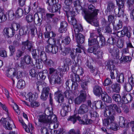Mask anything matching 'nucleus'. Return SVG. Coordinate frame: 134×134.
Listing matches in <instances>:
<instances>
[{
  "mask_svg": "<svg viewBox=\"0 0 134 134\" xmlns=\"http://www.w3.org/2000/svg\"><path fill=\"white\" fill-rule=\"evenodd\" d=\"M80 1L77 0L74 1L73 4L75 7L77 6L79 8V10L82 11V14L85 19L89 23L95 27L99 26V23L94 17L97 15L99 10L96 9L95 7L92 4H90L88 7V10L85 8H83L80 5Z\"/></svg>",
  "mask_w": 134,
  "mask_h": 134,
  "instance_id": "nucleus-1",
  "label": "nucleus"
},
{
  "mask_svg": "<svg viewBox=\"0 0 134 134\" xmlns=\"http://www.w3.org/2000/svg\"><path fill=\"white\" fill-rule=\"evenodd\" d=\"M116 111L119 113L121 112L120 108L115 104H112L107 106L104 110V116L108 117L103 120V125L107 129L109 128L113 120H115L114 115L116 114Z\"/></svg>",
  "mask_w": 134,
  "mask_h": 134,
  "instance_id": "nucleus-2",
  "label": "nucleus"
},
{
  "mask_svg": "<svg viewBox=\"0 0 134 134\" xmlns=\"http://www.w3.org/2000/svg\"><path fill=\"white\" fill-rule=\"evenodd\" d=\"M21 44L22 46L21 49L23 51L26 49L29 51H31L32 49V54L33 58L35 60V64L36 65L37 67L39 66V69L42 68V65H41L42 64L41 63L39 62V52L38 51L37 52L36 49H34L33 42L27 40L26 41L22 42Z\"/></svg>",
  "mask_w": 134,
  "mask_h": 134,
  "instance_id": "nucleus-3",
  "label": "nucleus"
},
{
  "mask_svg": "<svg viewBox=\"0 0 134 134\" xmlns=\"http://www.w3.org/2000/svg\"><path fill=\"white\" fill-rule=\"evenodd\" d=\"M119 49L118 48L114 47L113 45L111 46L109 49V51L113 57H116L113 61L106 62L105 64L107 68L109 70L114 71V65L113 64H117L119 59Z\"/></svg>",
  "mask_w": 134,
  "mask_h": 134,
  "instance_id": "nucleus-4",
  "label": "nucleus"
},
{
  "mask_svg": "<svg viewBox=\"0 0 134 134\" xmlns=\"http://www.w3.org/2000/svg\"><path fill=\"white\" fill-rule=\"evenodd\" d=\"M0 122L6 129L11 130L12 129L13 127V128L15 127L13 121L10 117L2 118L0 120Z\"/></svg>",
  "mask_w": 134,
  "mask_h": 134,
  "instance_id": "nucleus-5",
  "label": "nucleus"
},
{
  "mask_svg": "<svg viewBox=\"0 0 134 134\" xmlns=\"http://www.w3.org/2000/svg\"><path fill=\"white\" fill-rule=\"evenodd\" d=\"M90 77L87 76L85 77V80L81 81V86L82 90L80 91V92L87 94L86 92L88 91V84L90 82Z\"/></svg>",
  "mask_w": 134,
  "mask_h": 134,
  "instance_id": "nucleus-6",
  "label": "nucleus"
},
{
  "mask_svg": "<svg viewBox=\"0 0 134 134\" xmlns=\"http://www.w3.org/2000/svg\"><path fill=\"white\" fill-rule=\"evenodd\" d=\"M62 54L64 56L69 54L71 58L75 61V59L77 55L76 52H75L74 49H71L69 47L65 48L64 51L62 52Z\"/></svg>",
  "mask_w": 134,
  "mask_h": 134,
  "instance_id": "nucleus-7",
  "label": "nucleus"
},
{
  "mask_svg": "<svg viewBox=\"0 0 134 134\" xmlns=\"http://www.w3.org/2000/svg\"><path fill=\"white\" fill-rule=\"evenodd\" d=\"M45 114L48 116V120L49 124L53 122L54 123L57 121L56 116L54 114H53V112L49 110L48 109H46L45 111Z\"/></svg>",
  "mask_w": 134,
  "mask_h": 134,
  "instance_id": "nucleus-8",
  "label": "nucleus"
},
{
  "mask_svg": "<svg viewBox=\"0 0 134 134\" xmlns=\"http://www.w3.org/2000/svg\"><path fill=\"white\" fill-rule=\"evenodd\" d=\"M58 0H48L47 3H48V6L47 9L49 11L52 13L56 12V8L57 7L56 4L58 2Z\"/></svg>",
  "mask_w": 134,
  "mask_h": 134,
  "instance_id": "nucleus-9",
  "label": "nucleus"
},
{
  "mask_svg": "<svg viewBox=\"0 0 134 134\" xmlns=\"http://www.w3.org/2000/svg\"><path fill=\"white\" fill-rule=\"evenodd\" d=\"M26 100H28L31 102L32 107H37L39 105V103L37 102L34 101L35 98H33V94L31 92H29L25 96Z\"/></svg>",
  "mask_w": 134,
  "mask_h": 134,
  "instance_id": "nucleus-10",
  "label": "nucleus"
},
{
  "mask_svg": "<svg viewBox=\"0 0 134 134\" xmlns=\"http://www.w3.org/2000/svg\"><path fill=\"white\" fill-rule=\"evenodd\" d=\"M99 38V37L96 36L94 33H90V37L88 39V46H96L98 39Z\"/></svg>",
  "mask_w": 134,
  "mask_h": 134,
  "instance_id": "nucleus-11",
  "label": "nucleus"
},
{
  "mask_svg": "<svg viewBox=\"0 0 134 134\" xmlns=\"http://www.w3.org/2000/svg\"><path fill=\"white\" fill-rule=\"evenodd\" d=\"M128 82L125 84L124 87L127 91L129 92L134 87V79L132 77H130Z\"/></svg>",
  "mask_w": 134,
  "mask_h": 134,
  "instance_id": "nucleus-12",
  "label": "nucleus"
},
{
  "mask_svg": "<svg viewBox=\"0 0 134 134\" xmlns=\"http://www.w3.org/2000/svg\"><path fill=\"white\" fill-rule=\"evenodd\" d=\"M80 95L76 98L74 100L75 104L79 105L82 102H85L86 99L87 94L80 92Z\"/></svg>",
  "mask_w": 134,
  "mask_h": 134,
  "instance_id": "nucleus-13",
  "label": "nucleus"
},
{
  "mask_svg": "<svg viewBox=\"0 0 134 134\" xmlns=\"http://www.w3.org/2000/svg\"><path fill=\"white\" fill-rule=\"evenodd\" d=\"M49 91V88L48 86L43 88L40 96V98L43 101L46 100L48 97Z\"/></svg>",
  "mask_w": 134,
  "mask_h": 134,
  "instance_id": "nucleus-14",
  "label": "nucleus"
},
{
  "mask_svg": "<svg viewBox=\"0 0 134 134\" xmlns=\"http://www.w3.org/2000/svg\"><path fill=\"white\" fill-rule=\"evenodd\" d=\"M88 106L86 104H83L79 108L77 113L78 114L83 115L88 112Z\"/></svg>",
  "mask_w": 134,
  "mask_h": 134,
  "instance_id": "nucleus-15",
  "label": "nucleus"
},
{
  "mask_svg": "<svg viewBox=\"0 0 134 134\" xmlns=\"http://www.w3.org/2000/svg\"><path fill=\"white\" fill-rule=\"evenodd\" d=\"M38 121L42 123L43 125L45 126H47L48 127L49 125V124L48 122V116L46 115H41L39 116V118L38 119Z\"/></svg>",
  "mask_w": 134,
  "mask_h": 134,
  "instance_id": "nucleus-16",
  "label": "nucleus"
},
{
  "mask_svg": "<svg viewBox=\"0 0 134 134\" xmlns=\"http://www.w3.org/2000/svg\"><path fill=\"white\" fill-rule=\"evenodd\" d=\"M93 92L96 96L98 97L100 96L104 93L102 87L98 86H96L93 87Z\"/></svg>",
  "mask_w": 134,
  "mask_h": 134,
  "instance_id": "nucleus-17",
  "label": "nucleus"
},
{
  "mask_svg": "<svg viewBox=\"0 0 134 134\" xmlns=\"http://www.w3.org/2000/svg\"><path fill=\"white\" fill-rule=\"evenodd\" d=\"M99 39H98L96 46L98 48V47H102L105 46V39L103 36L99 37Z\"/></svg>",
  "mask_w": 134,
  "mask_h": 134,
  "instance_id": "nucleus-18",
  "label": "nucleus"
},
{
  "mask_svg": "<svg viewBox=\"0 0 134 134\" xmlns=\"http://www.w3.org/2000/svg\"><path fill=\"white\" fill-rule=\"evenodd\" d=\"M4 32L9 37H11L15 34V32L11 27L10 28H5L4 29Z\"/></svg>",
  "mask_w": 134,
  "mask_h": 134,
  "instance_id": "nucleus-19",
  "label": "nucleus"
},
{
  "mask_svg": "<svg viewBox=\"0 0 134 134\" xmlns=\"http://www.w3.org/2000/svg\"><path fill=\"white\" fill-rule=\"evenodd\" d=\"M119 124L121 127L123 128L128 127L129 125V123L125 122V119L122 116L120 117Z\"/></svg>",
  "mask_w": 134,
  "mask_h": 134,
  "instance_id": "nucleus-20",
  "label": "nucleus"
},
{
  "mask_svg": "<svg viewBox=\"0 0 134 134\" xmlns=\"http://www.w3.org/2000/svg\"><path fill=\"white\" fill-rule=\"evenodd\" d=\"M49 81L51 83H60V78L58 75H53L51 76L49 79Z\"/></svg>",
  "mask_w": 134,
  "mask_h": 134,
  "instance_id": "nucleus-21",
  "label": "nucleus"
},
{
  "mask_svg": "<svg viewBox=\"0 0 134 134\" xmlns=\"http://www.w3.org/2000/svg\"><path fill=\"white\" fill-rule=\"evenodd\" d=\"M102 100L105 102L110 103L111 102V98L105 92L103 93L101 95Z\"/></svg>",
  "mask_w": 134,
  "mask_h": 134,
  "instance_id": "nucleus-22",
  "label": "nucleus"
},
{
  "mask_svg": "<svg viewBox=\"0 0 134 134\" xmlns=\"http://www.w3.org/2000/svg\"><path fill=\"white\" fill-rule=\"evenodd\" d=\"M71 80L73 82H79L80 81V77L78 75L76 74L74 72L70 73L69 74Z\"/></svg>",
  "mask_w": 134,
  "mask_h": 134,
  "instance_id": "nucleus-23",
  "label": "nucleus"
},
{
  "mask_svg": "<svg viewBox=\"0 0 134 134\" xmlns=\"http://www.w3.org/2000/svg\"><path fill=\"white\" fill-rule=\"evenodd\" d=\"M55 96L57 97L58 102L59 103H63L64 100V97L61 93V92L60 91H58L55 92L54 94ZM63 103L64 104H66L64 103Z\"/></svg>",
  "mask_w": 134,
  "mask_h": 134,
  "instance_id": "nucleus-24",
  "label": "nucleus"
},
{
  "mask_svg": "<svg viewBox=\"0 0 134 134\" xmlns=\"http://www.w3.org/2000/svg\"><path fill=\"white\" fill-rule=\"evenodd\" d=\"M60 105L63 107V109L60 112V114L63 116H64L66 115L68 111V108L69 106L68 105H66V104H64L63 103L61 104Z\"/></svg>",
  "mask_w": 134,
  "mask_h": 134,
  "instance_id": "nucleus-25",
  "label": "nucleus"
},
{
  "mask_svg": "<svg viewBox=\"0 0 134 134\" xmlns=\"http://www.w3.org/2000/svg\"><path fill=\"white\" fill-rule=\"evenodd\" d=\"M7 19L6 14L4 9L0 8V23L5 22Z\"/></svg>",
  "mask_w": 134,
  "mask_h": 134,
  "instance_id": "nucleus-26",
  "label": "nucleus"
},
{
  "mask_svg": "<svg viewBox=\"0 0 134 134\" xmlns=\"http://www.w3.org/2000/svg\"><path fill=\"white\" fill-rule=\"evenodd\" d=\"M42 18H40L39 17L37 14L35 13V14L34 22L35 24L39 26H40L42 24Z\"/></svg>",
  "mask_w": 134,
  "mask_h": 134,
  "instance_id": "nucleus-27",
  "label": "nucleus"
},
{
  "mask_svg": "<svg viewBox=\"0 0 134 134\" xmlns=\"http://www.w3.org/2000/svg\"><path fill=\"white\" fill-rule=\"evenodd\" d=\"M115 7L114 3L112 1H110L108 3L106 11L108 12L115 11V10H116L115 9Z\"/></svg>",
  "mask_w": 134,
  "mask_h": 134,
  "instance_id": "nucleus-28",
  "label": "nucleus"
},
{
  "mask_svg": "<svg viewBox=\"0 0 134 134\" xmlns=\"http://www.w3.org/2000/svg\"><path fill=\"white\" fill-rule=\"evenodd\" d=\"M47 71L45 70L42 72H40L37 75V79H38L39 80H44L47 75Z\"/></svg>",
  "mask_w": 134,
  "mask_h": 134,
  "instance_id": "nucleus-29",
  "label": "nucleus"
},
{
  "mask_svg": "<svg viewBox=\"0 0 134 134\" xmlns=\"http://www.w3.org/2000/svg\"><path fill=\"white\" fill-rule=\"evenodd\" d=\"M15 70L14 68L8 69L6 71V75L8 77H12L16 75L15 72Z\"/></svg>",
  "mask_w": 134,
  "mask_h": 134,
  "instance_id": "nucleus-30",
  "label": "nucleus"
},
{
  "mask_svg": "<svg viewBox=\"0 0 134 134\" xmlns=\"http://www.w3.org/2000/svg\"><path fill=\"white\" fill-rule=\"evenodd\" d=\"M123 30L124 36H126L127 37L129 38L131 35V30L130 27H124L123 28Z\"/></svg>",
  "mask_w": 134,
  "mask_h": 134,
  "instance_id": "nucleus-31",
  "label": "nucleus"
},
{
  "mask_svg": "<svg viewBox=\"0 0 134 134\" xmlns=\"http://www.w3.org/2000/svg\"><path fill=\"white\" fill-rule=\"evenodd\" d=\"M76 38L77 42L78 44H82L84 43L85 40V37L81 34H79L78 35H76Z\"/></svg>",
  "mask_w": 134,
  "mask_h": 134,
  "instance_id": "nucleus-32",
  "label": "nucleus"
},
{
  "mask_svg": "<svg viewBox=\"0 0 134 134\" xmlns=\"http://www.w3.org/2000/svg\"><path fill=\"white\" fill-rule=\"evenodd\" d=\"M112 91L116 93H119L120 90L119 84L115 83L112 84L111 86Z\"/></svg>",
  "mask_w": 134,
  "mask_h": 134,
  "instance_id": "nucleus-33",
  "label": "nucleus"
},
{
  "mask_svg": "<svg viewBox=\"0 0 134 134\" xmlns=\"http://www.w3.org/2000/svg\"><path fill=\"white\" fill-rule=\"evenodd\" d=\"M44 37L45 38H48L47 42V43H49L50 42L53 41V43H55L56 40L54 38L50 37L49 32H47L44 33Z\"/></svg>",
  "mask_w": 134,
  "mask_h": 134,
  "instance_id": "nucleus-34",
  "label": "nucleus"
},
{
  "mask_svg": "<svg viewBox=\"0 0 134 134\" xmlns=\"http://www.w3.org/2000/svg\"><path fill=\"white\" fill-rule=\"evenodd\" d=\"M118 40L113 33L111 34V37L108 38L107 41L108 43L111 44H114Z\"/></svg>",
  "mask_w": 134,
  "mask_h": 134,
  "instance_id": "nucleus-35",
  "label": "nucleus"
},
{
  "mask_svg": "<svg viewBox=\"0 0 134 134\" xmlns=\"http://www.w3.org/2000/svg\"><path fill=\"white\" fill-rule=\"evenodd\" d=\"M15 13L16 16L18 18H20L22 17L24 14L23 10L20 7L17 8L16 10Z\"/></svg>",
  "mask_w": 134,
  "mask_h": 134,
  "instance_id": "nucleus-36",
  "label": "nucleus"
},
{
  "mask_svg": "<svg viewBox=\"0 0 134 134\" xmlns=\"http://www.w3.org/2000/svg\"><path fill=\"white\" fill-rule=\"evenodd\" d=\"M68 19L70 24L73 25L74 27L75 26H77L79 24H77L76 20L72 16H67Z\"/></svg>",
  "mask_w": 134,
  "mask_h": 134,
  "instance_id": "nucleus-37",
  "label": "nucleus"
},
{
  "mask_svg": "<svg viewBox=\"0 0 134 134\" xmlns=\"http://www.w3.org/2000/svg\"><path fill=\"white\" fill-rule=\"evenodd\" d=\"M35 14L33 15L32 13H30L27 15L26 17V20L28 23H31L34 21Z\"/></svg>",
  "mask_w": 134,
  "mask_h": 134,
  "instance_id": "nucleus-38",
  "label": "nucleus"
},
{
  "mask_svg": "<svg viewBox=\"0 0 134 134\" xmlns=\"http://www.w3.org/2000/svg\"><path fill=\"white\" fill-rule=\"evenodd\" d=\"M48 44L46 47V51L48 53H51L52 52V49L53 46V44L55 43H53V41L50 42L49 43H48Z\"/></svg>",
  "mask_w": 134,
  "mask_h": 134,
  "instance_id": "nucleus-39",
  "label": "nucleus"
},
{
  "mask_svg": "<svg viewBox=\"0 0 134 134\" xmlns=\"http://www.w3.org/2000/svg\"><path fill=\"white\" fill-rule=\"evenodd\" d=\"M117 81L120 83H122L124 82V77L123 74L120 73L117 74L116 77Z\"/></svg>",
  "mask_w": 134,
  "mask_h": 134,
  "instance_id": "nucleus-40",
  "label": "nucleus"
},
{
  "mask_svg": "<svg viewBox=\"0 0 134 134\" xmlns=\"http://www.w3.org/2000/svg\"><path fill=\"white\" fill-rule=\"evenodd\" d=\"M118 124L115 122L114 120H113L110 125L108 129H111L114 131H116L118 130Z\"/></svg>",
  "mask_w": 134,
  "mask_h": 134,
  "instance_id": "nucleus-41",
  "label": "nucleus"
},
{
  "mask_svg": "<svg viewBox=\"0 0 134 134\" xmlns=\"http://www.w3.org/2000/svg\"><path fill=\"white\" fill-rule=\"evenodd\" d=\"M74 27L75 28L74 31L75 33V36L76 35H78L79 34V32L80 31L82 30V27L81 25L79 24L77 26H75Z\"/></svg>",
  "mask_w": 134,
  "mask_h": 134,
  "instance_id": "nucleus-42",
  "label": "nucleus"
},
{
  "mask_svg": "<svg viewBox=\"0 0 134 134\" xmlns=\"http://www.w3.org/2000/svg\"><path fill=\"white\" fill-rule=\"evenodd\" d=\"M80 117L79 115L77 116L75 114L73 115L70 116L69 118L68 119V121L72 122L73 124H75L76 121L77 119L79 120Z\"/></svg>",
  "mask_w": 134,
  "mask_h": 134,
  "instance_id": "nucleus-43",
  "label": "nucleus"
},
{
  "mask_svg": "<svg viewBox=\"0 0 134 134\" xmlns=\"http://www.w3.org/2000/svg\"><path fill=\"white\" fill-rule=\"evenodd\" d=\"M24 58L25 63L27 65L31 64L32 62V58L28 54L25 55Z\"/></svg>",
  "mask_w": 134,
  "mask_h": 134,
  "instance_id": "nucleus-44",
  "label": "nucleus"
},
{
  "mask_svg": "<svg viewBox=\"0 0 134 134\" xmlns=\"http://www.w3.org/2000/svg\"><path fill=\"white\" fill-rule=\"evenodd\" d=\"M114 35L115 36L117 39L118 40L119 37H122L124 36L123 29L120 31H118L115 32H113Z\"/></svg>",
  "mask_w": 134,
  "mask_h": 134,
  "instance_id": "nucleus-45",
  "label": "nucleus"
},
{
  "mask_svg": "<svg viewBox=\"0 0 134 134\" xmlns=\"http://www.w3.org/2000/svg\"><path fill=\"white\" fill-rule=\"evenodd\" d=\"M124 0H116L117 5L119 9H124Z\"/></svg>",
  "mask_w": 134,
  "mask_h": 134,
  "instance_id": "nucleus-46",
  "label": "nucleus"
},
{
  "mask_svg": "<svg viewBox=\"0 0 134 134\" xmlns=\"http://www.w3.org/2000/svg\"><path fill=\"white\" fill-rule=\"evenodd\" d=\"M25 81L22 79H20L18 82L17 85V87L19 88H24L25 86Z\"/></svg>",
  "mask_w": 134,
  "mask_h": 134,
  "instance_id": "nucleus-47",
  "label": "nucleus"
},
{
  "mask_svg": "<svg viewBox=\"0 0 134 134\" xmlns=\"http://www.w3.org/2000/svg\"><path fill=\"white\" fill-rule=\"evenodd\" d=\"M113 99L115 102H120L121 101V97L120 96L117 94H113L112 96Z\"/></svg>",
  "mask_w": 134,
  "mask_h": 134,
  "instance_id": "nucleus-48",
  "label": "nucleus"
},
{
  "mask_svg": "<svg viewBox=\"0 0 134 134\" xmlns=\"http://www.w3.org/2000/svg\"><path fill=\"white\" fill-rule=\"evenodd\" d=\"M122 27V22L119 20V23L116 25H114L113 30L114 31H117Z\"/></svg>",
  "mask_w": 134,
  "mask_h": 134,
  "instance_id": "nucleus-49",
  "label": "nucleus"
},
{
  "mask_svg": "<svg viewBox=\"0 0 134 134\" xmlns=\"http://www.w3.org/2000/svg\"><path fill=\"white\" fill-rule=\"evenodd\" d=\"M98 48L97 46H94L89 48L87 49V52L90 53H93L94 54L96 55V52Z\"/></svg>",
  "mask_w": 134,
  "mask_h": 134,
  "instance_id": "nucleus-50",
  "label": "nucleus"
},
{
  "mask_svg": "<svg viewBox=\"0 0 134 134\" xmlns=\"http://www.w3.org/2000/svg\"><path fill=\"white\" fill-rule=\"evenodd\" d=\"M122 94V100H121V102H120V104H119V105L120 104H121V105L124 104H126L129 103L127 99L126 98V96H125V93H123Z\"/></svg>",
  "mask_w": 134,
  "mask_h": 134,
  "instance_id": "nucleus-51",
  "label": "nucleus"
},
{
  "mask_svg": "<svg viewBox=\"0 0 134 134\" xmlns=\"http://www.w3.org/2000/svg\"><path fill=\"white\" fill-rule=\"evenodd\" d=\"M124 9H119L118 8V10L116 11V10H115V13L116 14H118V17H121V16H123L124 15Z\"/></svg>",
  "mask_w": 134,
  "mask_h": 134,
  "instance_id": "nucleus-52",
  "label": "nucleus"
},
{
  "mask_svg": "<svg viewBox=\"0 0 134 134\" xmlns=\"http://www.w3.org/2000/svg\"><path fill=\"white\" fill-rule=\"evenodd\" d=\"M90 71L92 73H94L95 76L99 72V71L97 68L93 67L92 66L89 68Z\"/></svg>",
  "mask_w": 134,
  "mask_h": 134,
  "instance_id": "nucleus-53",
  "label": "nucleus"
},
{
  "mask_svg": "<svg viewBox=\"0 0 134 134\" xmlns=\"http://www.w3.org/2000/svg\"><path fill=\"white\" fill-rule=\"evenodd\" d=\"M40 57L43 62L47 59L46 54L44 52L41 51L40 54Z\"/></svg>",
  "mask_w": 134,
  "mask_h": 134,
  "instance_id": "nucleus-54",
  "label": "nucleus"
},
{
  "mask_svg": "<svg viewBox=\"0 0 134 134\" xmlns=\"http://www.w3.org/2000/svg\"><path fill=\"white\" fill-rule=\"evenodd\" d=\"M131 60V58L129 57L128 55L126 56L124 55L123 57V58L120 60V63H122L123 62L125 63L128 61L130 62Z\"/></svg>",
  "mask_w": 134,
  "mask_h": 134,
  "instance_id": "nucleus-55",
  "label": "nucleus"
},
{
  "mask_svg": "<svg viewBox=\"0 0 134 134\" xmlns=\"http://www.w3.org/2000/svg\"><path fill=\"white\" fill-rule=\"evenodd\" d=\"M8 18L9 20H13L14 18L15 14L12 10L9 11L8 13Z\"/></svg>",
  "mask_w": 134,
  "mask_h": 134,
  "instance_id": "nucleus-56",
  "label": "nucleus"
},
{
  "mask_svg": "<svg viewBox=\"0 0 134 134\" xmlns=\"http://www.w3.org/2000/svg\"><path fill=\"white\" fill-rule=\"evenodd\" d=\"M24 52L21 50L18 49L17 50L16 54V59L18 60L19 58L23 55Z\"/></svg>",
  "mask_w": 134,
  "mask_h": 134,
  "instance_id": "nucleus-57",
  "label": "nucleus"
},
{
  "mask_svg": "<svg viewBox=\"0 0 134 134\" xmlns=\"http://www.w3.org/2000/svg\"><path fill=\"white\" fill-rule=\"evenodd\" d=\"M103 106L102 104V102L101 101H97L95 104V107L97 109H102Z\"/></svg>",
  "mask_w": 134,
  "mask_h": 134,
  "instance_id": "nucleus-58",
  "label": "nucleus"
},
{
  "mask_svg": "<svg viewBox=\"0 0 134 134\" xmlns=\"http://www.w3.org/2000/svg\"><path fill=\"white\" fill-rule=\"evenodd\" d=\"M71 41V40L70 37L67 36L65 37L62 40V42L65 45H68L69 44Z\"/></svg>",
  "mask_w": 134,
  "mask_h": 134,
  "instance_id": "nucleus-59",
  "label": "nucleus"
},
{
  "mask_svg": "<svg viewBox=\"0 0 134 134\" xmlns=\"http://www.w3.org/2000/svg\"><path fill=\"white\" fill-rule=\"evenodd\" d=\"M57 71L53 68H50L49 69V74L51 76L53 75H57Z\"/></svg>",
  "mask_w": 134,
  "mask_h": 134,
  "instance_id": "nucleus-60",
  "label": "nucleus"
},
{
  "mask_svg": "<svg viewBox=\"0 0 134 134\" xmlns=\"http://www.w3.org/2000/svg\"><path fill=\"white\" fill-rule=\"evenodd\" d=\"M117 41V46L119 48H121L123 47L124 45V42L121 40H119Z\"/></svg>",
  "mask_w": 134,
  "mask_h": 134,
  "instance_id": "nucleus-61",
  "label": "nucleus"
},
{
  "mask_svg": "<svg viewBox=\"0 0 134 134\" xmlns=\"http://www.w3.org/2000/svg\"><path fill=\"white\" fill-rule=\"evenodd\" d=\"M20 24L17 23H14L12 26L11 28L15 31H17L20 28Z\"/></svg>",
  "mask_w": 134,
  "mask_h": 134,
  "instance_id": "nucleus-62",
  "label": "nucleus"
},
{
  "mask_svg": "<svg viewBox=\"0 0 134 134\" xmlns=\"http://www.w3.org/2000/svg\"><path fill=\"white\" fill-rule=\"evenodd\" d=\"M41 131L42 134H49L48 130L46 126L42 127L41 129Z\"/></svg>",
  "mask_w": 134,
  "mask_h": 134,
  "instance_id": "nucleus-63",
  "label": "nucleus"
},
{
  "mask_svg": "<svg viewBox=\"0 0 134 134\" xmlns=\"http://www.w3.org/2000/svg\"><path fill=\"white\" fill-rule=\"evenodd\" d=\"M134 3V0H128L127 4L129 9H131L133 7V4Z\"/></svg>",
  "mask_w": 134,
  "mask_h": 134,
  "instance_id": "nucleus-64",
  "label": "nucleus"
}]
</instances>
